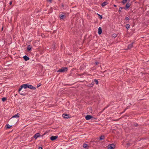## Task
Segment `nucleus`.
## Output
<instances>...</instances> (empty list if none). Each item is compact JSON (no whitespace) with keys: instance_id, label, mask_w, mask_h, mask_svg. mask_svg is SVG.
Here are the masks:
<instances>
[{"instance_id":"obj_1","label":"nucleus","mask_w":149,"mask_h":149,"mask_svg":"<svg viewBox=\"0 0 149 149\" xmlns=\"http://www.w3.org/2000/svg\"><path fill=\"white\" fill-rule=\"evenodd\" d=\"M68 70V68L67 67H62L61 68L59 69L57 71V72H66Z\"/></svg>"},{"instance_id":"obj_2","label":"nucleus","mask_w":149,"mask_h":149,"mask_svg":"<svg viewBox=\"0 0 149 149\" xmlns=\"http://www.w3.org/2000/svg\"><path fill=\"white\" fill-rule=\"evenodd\" d=\"M27 84H24L21 85L18 90V92H19V91H21L23 88H24L25 89H26L27 88Z\"/></svg>"},{"instance_id":"obj_3","label":"nucleus","mask_w":149,"mask_h":149,"mask_svg":"<svg viewBox=\"0 0 149 149\" xmlns=\"http://www.w3.org/2000/svg\"><path fill=\"white\" fill-rule=\"evenodd\" d=\"M59 16L61 19H63L64 18H66V16H65V14L63 13H61L59 14Z\"/></svg>"},{"instance_id":"obj_4","label":"nucleus","mask_w":149,"mask_h":149,"mask_svg":"<svg viewBox=\"0 0 149 149\" xmlns=\"http://www.w3.org/2000/svg\"><path fill=\"white\" fill-rule=\"evenodd\" d=\"M131 4L129 2L127 3L126 5L125 6V7H120L119 8V9H125V8L126 9L128 8L130 6Z\"/></svg>"},{"instance_id":"obj_5","label":"nucleus","mask_w":149,"mask_h":149,"mask_svg":"<svg viewBox=\"0 0 149 149\" xmlns=\"http://www.w3.org/2000/svg\"><path fill=\"white\" fill-rule=\"evenodd\" d=\"M45 134V133L42 136H41L39 133H36L33 136V137L36 139H37L38 137H40V136H43V135H44Z\"/></svg>"},{"instance_id":"obj_6","label":"nucleus","mask_w":149,"mask_h":149,"mask_svg":"<svg viewBox=\"0 0 149 149\" xmlns=\"http://www.w3.org/2000/svg\"><path fill=\"white\" fill-rule=\"evenodd\" d=\"M115 145L113 144H109L107 146L108 149H113L115 148Z\"/></svg>"},{"instance_id":"obj_7","label":"nucleus","mask_w":149,"mask_h":149,"mask_svg":"<svg viewBox=\"0 0 149 149\" xmlns=\"http://www.w3.org/2000/svg\"><path fill=\"white\" fill-rule=\"evenodd\" d=\"M18 115H19V114L18 113H17V114H15L14 115V116H13L11 118L10 120L9 121L11 122H12L13 121V118H19V116H18Z\"/></svg>"},{"instance_id":"obj_8","label":"nucleus","mask_w":149,"mask_h":149,"mask_svg":"<svg viewBox=\"0 0 149 149\" xmlns=\"http://www.w3.org/2000/svg\"><path fill=\"white\" fill-rule=\"evenodd\" d=\"M58 137V136H52L50 137V139L51 141H53L57 139Z\"/></svg>"},{"instance_id":"obj_9","label":"nucleus","mask_w":149,"mask_h":149,"mask_svg":"<svg viewBox=\"0 0 149 149\" xmlns=\"http://www.w3.org/2000/svg\"><path fill=\"white\" fill-rule=\"evenodd\" d=\"M27 87H27L28 88H30L31 89H32V90H35L36 89V87L33 86L31 85L28 84V86Z\"/></svg>"},{"instance_id":"obj_10","label":"nucleus","mask_w":149,"mask_h":149,"mask_svg":"<svg viewBox=\"0 0 149 149\" xmlns=\"http://www.w3.org/2000/svg\"><path fill=\"white\" fill-rule=\"evenodd\" d=\"M92 118H93V116L90 115H87L85 117L86 119V120H90V119H91Z\"/></svg>"},{"instance_id":"obj_11","label":"nucleus","mask_w":149,"mask_h":149,"mask_svg":"<svg viewBox=\"0 0 149 149\" xmlns=\"http://www.w3.org/2000/svg\"><path fill=\"white\" fill-rule=\"evenodd\" d=\"M32 47L31 45H29L27 47V50L28 52H30L31 51V49Z\"/></svg>"},{"instance_id":"obj_12","label":"nucleus","mask_w":149,"mask_h":149,"mask_svg":"<svg viewBox=\"0 0 149 149\" xmlns=\"http://www.w3.org/2000/svg\"><path fill=\"white\" fill-rule=\"evenodd\" d=\"M62 116L64 118H70V117H69V115L67 114H63Z\"/></svg>"},{"instance_id":"obj_13","label":"nucleus","mask_w":149,"mask_h":149,"mask_svg":"<svg viewBox=\"0 0 149 149\" xmlns=\"http://www.w3.org/2000/svg\"><path fill=\"white\" fill-rule=\"evenodd\" d=\"M102 32V28L100 27L98 29V33L99 35H100Z\"/></svg>"},{"instance_id":"obj_14","label":"nucleus","mask_w":149,"mask_h":149,"mask_svg":"<svg viewBox=\"0 0 149 149\" xmlns=\"http://www.w3.org/2000/svg\"><path fill=\"white\" fill-rule=\"evenodd\" d=\"M23 58L25 60V61H26L29 60V58L28 56L25 55L23 57Z\"/></svg>"},{"instance_id":"obj_15","label":"nucleus","mask_w":149,"mask_h":149,"mask_svg":"<svg viewBox=\"0 0 149 149\" xmlns=\"http://www.w3.org/2000/svg\"><path fill=\"white\" fill-rule=\"evenodd\" d=\"M83 146V147L85 149H88V148L89 146H88V145L86 143H84Z\"/></svg>"},{"instance_id":"obj_16","label":"nucleus","mask_w":149,"mask_h":149,"mask_svg":"<svg viewBox=\"0 0 149 149\" xmlns=\"http://www.w3.org/2000/svg\"><path fill=\"white\" fill-rule=\"evenodd\" d=\"M134 42H132L131 43L128 45V49H130L132 48L133 46V44Z\"/></svg>"},{"instance_id":"obj_17","label":"nucleus","mask_w":149,"mask_h":149,"mask_svg":"<svg viewBox=\"0 0 149 149\" xmlns=\"http://www.w3.org/2000/svg\"><path fill=\"white\" fill-rule=\"evenodd\" d=\"M56 48V44L55 43H54L52 45V49H53L54 50H55Z\"/></svg>"},{"instance_id":"obj_18","label":"nucleus","mask_w":149,"mask_h":149,"mask_svg":"<svg viewBox=\"0 0 149 149\" xmlns=\"http://www.w3.org/2000/svg\"><path fill=\"white\" fill-rule=\"evenodd\" d=\"M131 0H123L122 1V3L123 4L126 3L127 2H129Z\"/></svg>"},{"instance_id":"obj_19","label":"nucleus","mask_w":149,"mask_h":149,"mask_svg":"<svg viewBox=\"0 0 149 149\" xmlns=\"http://www.w3.org/2000/svg\"><path fill=\"white\" fill-rule=\"evenodd\" d=\"M94 84L93 83V82L92 81L91 84L88 85L87 86L88 87H91L93 86Z\"/></svg>"},{"instance_id":"obj_20","label":"nucleus","mask_w":149,"mask_h":149,"mask_svg":"<svg viewBox=\"0 0 149 149\" xmlns=\"http://www.w3.org/2000/svg\"><path fill=\"white\" fill-rule=\"evenodd\" d=\"M107 4V1H105L102 4V7H104L106 6Z\"/></svg>"},{"instance_id":"obj_21","label":"nucleus","mask_w":149,"mask_h":149,"mask_svg":"<svg viewBox=\"0 0 149 149\" xmlns=\"http://www.w3.org/2000/svg\"><path fill=\"white\" fill-rule=\"evenodd\" d=\"M105 139V136L104 135H101L100 137L99 138V139L100 140H104Z\"/></svg>"},{"instance_id":"obj_22","label":"nucleus","mask_w":149,"mask_h":149,"mask_svg":"<svg viewBox=\"0 0 149 149\" xmlns=\"http://www.w3.org/2000/svg\"><path fill=\"white\" fill-rule=\"evenodd\" d=\"M12 126V125H10L8 124H6V126L7 129H9Z\"/></svg>"},{"instance_id":"obj_23","label":"nucleus","mask_w":149,"mask_h":149,"mask_svg":"<svg viewBox=\"0 0 149 149\" xmlns=\"http://www.w3.org/2000/svg\"><path fill=\"white\" fill-rule=\"evenodd\" d=\"M93 83L94 82H95L97 85H98V80L96 79H95L94 80V81H93Z\"/></svg>"},{"instance_id":"obj_24","label":"nucleus","mask_w":149,"mask_h":149,"mask_svg":"<svg viewBox=\"0 0 149 149\" xmlns=\"http://www.w3.org/2000/svg\"><path fill=\"white\" fill-rule=\"evenodd\" d=\"M18 92L19 93V94L21 95H23V96H25V95H26V94H25V93L24 92H23V91H22L21 92H20V91H19V92Z\"/></svg>"},{"instance_id":"obj_25","label":"nucleus","mask_w":149,"mask_h":149,"mask_svg":"<svg viewBox=\"0 0 149 149\" xmlns=\"http://www.w3.org/2000/svg\"><path fill=\"white\" fill-rule=\"evenodd\" d=\"M7 100V98L5 97H3L2 98V101L3 102H4Z\"/></svg>"},{"instance_id":"obj_26","label":"nucleus","mask_w":149,"mask_h":149,"mask_svg":"<svg viewBox=\"0 0 149 149\" xmlns=\"http://www.w3.org/2000/svg\"><path fill=\"white\" fill-rule=\"evenodd\" d=\"M125 27L126 29H128L130 27V25L129 24H127L125 25Z\"/></svg>"},{"instance_id":"obj_27","label":"nucleus","mask_w":149,"mask_h":149,"mask_svg":"<svg viewBox=\"0 0 149 149\" xmlns=\"http://www.w3.org/2000/svg\"><path fill=\"white\" fill-rule=\"evenodd\" d=\"M83 66L84 67L86 68V66H88V65H87V64L86 63H84L83 64Z\"/></svg>"},{"instance_id":"obj_28","label":"nucleus","mask_w":149,"mask_h":149,"mask_svg":"<svg viewBox=\"0 0 149 149\" xmlns=\"http://www.w3.org/2000/svg\"><path fill=\"white\" fill-rule=\"evenodd\" d=\"M97 15H99V18L100 19H101L103 17H102V15H100L97 13Z\"/></svg>"},{"instance_id":"obj_29","label":"nucleus","mask_w":149,"mask_h":149,"mask_svg":"<svg viewBox=\"0 0 149 149\" xmlns=\"http://www.w3.org/2000/svg\"><path fill=\"white\" fill-rule=\"evenodd\" d=\"M117 35L116 34H113L112 35V37H114V38L116 37L117 36Z\"/></svg>"},{"instance_id":"obj_30","label":"nucleus","mask_w":149,"mask_h":149,"mask_svg":"<svg viewBox=\"0 0 149 149\" xmlns=\"http://www.w3.org/2000/svg\"><path fill=\"white\" fill-rule=\"evenodd\" d=\"M134 125L135 127H137L138 125V123H136L134 124Z\"/></svg>"},{"instance_id":"obj_31","label":"nucleus","mask_w":149,"mask_h":149,"mask_svg":"<svg viewBox=\"0 0 149 149\" xmlns=\"http://www.w3.org/2000/svg\"><path fill=\"white\" fill-rule=\"evenodd\" d=\"M129 19V18L127 17H126L125 19V20H127Z\"/></svg>"},{"instance_id":"obj_32","label":"nucleus","mask_w":149,"mask_h":149,"mask_svg":"<svg viewBox=\"0 0 149 149\" xmlns=\"http://www.w3.org/2000/svg\"><path fill=\"white\" fill-rule=\"evenodd\" d=\"M36 42H35L33 43V45L34 46L36 47L37 46V45L36 44Z\"/></svg>"},{"instance_id":"obj_33","label":"nucleus","mask_w":149,"mask_h":149,"mask_svg":"<svg viewBox=\"0 0 149 149\" xmlns=\"http://www.w3.org/2000/svg\"><path fill=\"white\" fill-rule=\"evenodd\" d=\"M41 84H39L38 85H37V88H38V87H39L40 86H41Z\"/></svg>"},{"instance_id":"obj_34","label":"nucleus","mask_w":149,"mask_h":149,"mask_svg":"<svg viewBox=\"0 0 149 149\" xmlns=\"http://www.w3.org/2000/svg\"><path fill=\"white\" fill-rule=\"evenodd\" d=\"M99 63V62H98L97 61L95 62V64L96 65H98V64Z\"/></svg>"},{"instance_id":"obj_35","label":"nucleus","mask_w":149,"mask_h":149,"mask_svg":"<svg viewBox=\"0 0 149 149\" xmlns=\"http://www.w3.org/2000/svg\"><path fill=\"white\" fill-rule=\"evenodd\" d=\"M12 3V1H10L9 3L10 5H11Z\"/></svg>"},{"instance_id":"obj_36","label":"nucleus","mask_w":149,"mask_h":149,"mask_svg":"<svg viewBox=\"0 0 149 149\" xmlns=\"http://www.w3.org/2000/svg\"><path fill=\"white\" fill-rule=\"evenodd\" d=\"M42 148L41 147L39 146L38 148V149H42Z\"/></svg>"},{"instance_id":"obj_37","label":"nucleus","mask_w":149,"mask_h":149,"mask_svg":"<svg viewBox=\"0 0 149 149\" xmlns=\"http://www.w3.org/2000/svg\"><path fill=\"white\" fill-rule=\"evenodd\" d=\"M40 11L39 10H37V11H36V13H38V12H40Z\"/></svg>"},{"instance_id":"obj_38","label":"nucleus","mask_w":149,"mask_h":149,"mask_svg":"<svg viewBox=\"0 0 149 149\" xmlns=\"http://www.w3.org/2000/svg\"><path fill=\"white\" fill-rule=\"evenodd\" d=\"M121 12V10H119V11H118L119 13H120Z\"/></svg>"},{"instance_id":"obj_39","label":"nucleus","mask_w":149,"mask_h":149,"mask_svg":"<svg viewBox=\"0 0 149 149\" xmlns=\"http://www.w3.org/2000/svg\"><path fill=\"white\" fill-rule=\"evenodd\" d=\"M113 6L115 7H116L117 6L115 4L113 5Z\"/></svg>"},{"instance_id":"obj_40","label":"nucleus","mask_w":149,"mask_h":149,"mask_svg":"<svg viewBox=\"0 0 149 149\" xmlns=\"http://www.w3.org/2000/svg\"><path fill=\"white\" fill-rule=\"evenodd\" d=\"M3 27H2V28H1V31H2L3 30Z\"/></svg>"},{"instance_id":"obj_41","label":"nucleus","mask_w":149,"mask_h":149,"mask_svg":"<svg viewBox=\"0 0 149 149\" xmlns=\"http://www.w3.org/2000/svg\"><path fill=\"white\" fill-rule=\"evenodd\" d=\"M48 1L50 2V3H51L52 0H48Z\"/></svg>"},{"instance_id":"obj_42","label":"nucleus","mask_w":149,"mask_h":149,"mask_svg":"<svg viewBox=\"0 0 149 149\" xmlns=\"http://www.w3.org/2000/svg\"><path fill=\"white\" fill-rule=\"evenodd\" d=\"M126 110L125 109H124V111H123V113L125 112V111Z\"/></svg>"},{"instance_id":"obj_43","label":"nucleus","mask_w":149,"mask_h":149,"mask_svg":"<svg viewBox=\"0 0 149 149\" xmlns=\"http://www.w3.org/2000/svg\"><path fill=\"white\" fill-rule=\"evenodd\" d=\"M128 109L127 107H126L125 109L126 110Z\"/></svg>"},{"instance_id":"obj_44","label":"nucleus","mask_w":149,"mask_h":149,"mask_svg":"<svg viewBox=\"0 0 149 149\" xmlns=\"http://www.w3.org/2000/svg\"><path fill=\"white\" fill-rule=\"evenodd\" d=\"M65 85H69V84H66Z\"/></svg>"},{"instance_id":"obj_45","label":"nucleus","mask_w":149,"mask_h":149,"mask_svg":"<svg viewBox=\"0 0 149 149\" xmlns=\"http://www.w3.org/2000/svg\"><path fill=\"white\" fill-rule=\"evenodd\" d=\"M129 143H127V145H129Z\"/></svg>"}]
</instances>
